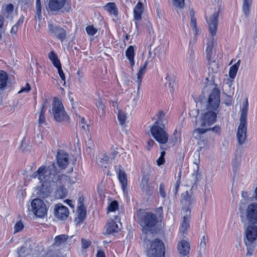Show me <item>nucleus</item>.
<instances>
[{
  "label": "nucleus",
  "mask_w": 257,
  "mask_h": 257,
  "mask_svg": "<svg viewBox=\"0 0 257 257\" xmlns=\"http://www.w3.org/2000/svg\"><path fill=\"white\" fill-rule=\"evenodd\" d=\"M209 87L210 91L206 103L207 111L204 113L201 119L200 125L202 128L195 130L193 133L194 138L197 140H200L201 135L208 131L211 130L215 133H218L220 131V127L218 126H215L212 128L209 127L216 121L217 114L220 110V90L217 87V85H215L213 87L212 86Z\"/></svg>",
  "instance_id": "f257e3e1"
},
{
  "label": "nucleus",
  "mask_w": 257,
  "mask_h": 257,
  "mask_svg": "<svg viewBox=\"0 0 257 257\" xmlns=\"http://www.w3.org/2000/svg\"><path fill=\"white\" fill-rule=\"evenodd\" d=\"M31 177L37 178L42 187L52 183L63 185L69 179L68 176L59 174L54 163L48 166L42 165Z\"/></svg>",
  "instance_id": "f03ea898"
},
{
  "label": "nucleus",
  "mask_w": 257,
  "mask_h": 257,
  "mask_svg": "<svg viewBox=\"0 0 257 257\" xmlns=\"http://www.w3.org/2000/svg\"><path fill=\"white\" fill-rule=\"evenodd\" d=\"M219 16V10L215 11L208 19L206 18L207 24L209 26L210 36L206 42V53L207 59L211 61L212 59L213 48L216 41L214 38L217 30L218 18Z\"/></svg>",
  "instance_id": "7ed1b4c3"
},
{
  "label": "nucleus",
  "mask_w": 257,
  "mask_h": 257,
  "mask_svg": "<svg viewBox=\"0 0 257 257\" xmlns=\"http://www.w3.org/2000/svg\"><path fill=\"white\" fill-rule=\"evenodd\" d=\"M193 202V198L190 195L187 191L181 195V203L183 205L182 213L183 220L181 223L180 232L183 236H185L190 227L191 205Z\"/></svg>",
  "instance_id": "20e7f679"
},
{
  "label": "nucleus",
  "mask_w": 257,
  "mask_h": 257,
  "mask_svg": "<svg viewBox=\"0 0 257 257\" xmlns=\"http://www.w3.org/2000/svg\"><path fill=\"white\" fill-rule=\"evenodd\" d=\"M248 109V102L246 99L242 102L241 108V114L239 118V124L238 126L236 134L237 142L239 145L245 143L247 132V115Z\"/></svg>",
  "instance_id": "39448f33"
},
{
  "label": "nucleus",
  "mask_w": 257,
  "mask_h": 257,
  "mask_svg": "<svg viewBox=\"0 0 257 257\" xmlns=\"http://www.w3.org/2000/svg\"><path fill=\"white\" fill-rule=\"evenodd\" d=\"M139 222L143 227V231L147 233L151 228L154 227L158 222L157 216L152 212H147L138 215Z\"/></svg>",
  "instance_id": "423d86ee"
},
{
  "label": "nucleus",
  "mask_w": 257,
  "mask_h": 257,
  "mask_svg": "<svg viewBox=\"0 0 257 257\" xmlns=\"http://www.w3.org/2000/svg\"><path fill=\"white\" fill-rule=\"evenodd\" d=\"M52 114L56 121L68 122L69 117L66 114L62 103L60 99L54 98L52 106Z\"/></svg>",
  "instance_id": "0eeeda50"
},
{
  "label": "nucleus",
  "mask_w": 257,
  "mask_h": 257,
  "mask_svg": "<svg viewBox=\"0 0 257 257\" xmlns=\"http://www.w3.org/2000/svg\"><path fill=\"white\" fill-rule=\"evenodd\" d=\"M164 124L158 125V122H155L151 127L150 132L156 141L159 143L164 144L168 140V135L164 130Z\"/></svg>",
  "instance_id": "6e6552de"
},
{
  "label": "nucleus",
  "mask_w": 257,
  "mask_h": 257,
  "mask_svg": "<svg viewBox=\"0 0 257 257\" xmlns=\"http://www.w3.org/2000/svg\"><path fill=\"white\" fill-rule=\"evenodd\" d=\"M147 252L148 257H164V244L160 239H156L151 243V247Z\"/></svg>",
  "instance_id": "1a4fd4ad"
},
{
  "label": "nucleus",
  "mask_w": 257,
  "mask_h": 257,
  "mask_svg": "<svg viewBox=\"0 0 257 257\" xmlns=\"http://www.w3.org/2000/svg\"><path fill=\"white\" fill-rule=\"evenodd\" d=\"M32 211L38 217L44 218L47 212L45 202L41 199L36 198L31 202Z\"/></svg>",
  "instance_id": "9d476101"
},
{
  "label": "nucleus",
  "mask_w": 257,
  "mask_h": 257,
  "mask_svg": "<svg viewBox=\"0 0 257 257\" xmlns=\"http://www.w3.org/2000/svg\"><path fill=\"white\" fill-rule=\"evenodd\" d=\"M48 30L51 36L56 37L61 42H63L66 38V31L59 25L49 23Z\"/></svg>",
  "instance_id": "9b49d317"
},
{
  "label": "nucleus",
  "mask_w": 257,
  "mask_h": 257,
  "mask_svg": "<svg viewBox=\"0 0 257 257\" xmlns=\"http://www.w3.org/2000/svg\"><path fill=\"white\" fill-rule=\"evenodd\" d=\"M246 220L250 224H257V203H251L245 210Z\"/></svg>",
  "instance_id": "f8f14e48"
},
{
  "label": "nucleus",
  "mask_w": 257,
  "mask_h": 257,
  "mask_svg": "<svg viewBox=\"0 0 257 257\" xmlns=\"http://www.w3.org/2000/svg\"><path fill=\"white\" fill-rule=\"evenodd\" d=\"M120 217L118 216H114L113 219L108 222L106 226V233L113 234L118 232L120 230L121 226L120 222Z\"/></svg>",
  "instance_id": "ddd939ff"
},
{
  "label": "nucleus",
  "mask_w": 257,
  "mask_h": 257,
  "mask_svg": "<svg viewBox=\"0 0 257 257\" xmlns=\"http://www.w3.org/2000/svg\"><path fill=\"white\" fill-rule=\"evenodd\" d=\"M56 160L58 166L61 170L65 169L70 162L69 154L63 150L58 152Z\"/></svg>",
  "instance_id": "4468645a"
},
{
  "label": "nucleus",
  "mask_w": 257,
  "mask_h": 257,
  "mask_svg": "<svg viewBox=\"0 0 257 257\" xmlns=\"http://www.w3.org/2000/svg\"><path fill=\"white\" fill-rule=\"evenodd\" d=\"M245 234L246 238L244 239V242L254 243L257 238V226L256 224H250L245 231Z\"/></svg>",
  "instance_id": "2eb2a0df"
},
{
  "label": "nucleus",
  "mask_w": 257,
  "mask_h": 257,
  "mask_svg": "<svg viewBox=\"0 0 257 257\" xmlns=\"http://www.w3.org/2000/svg\"><path fill=\"white\" fill-rule=\"evenodd\" d=\"M54 213L57 218L63 220L68 217L69 211L67 207L61 204H58L55 206Z\"/></svg>",
  "instance_id": "dca6fc26"
},
{
  "label": "nucleus",
  "mask_w": 257,
  "mask_h": 257,
  "mask_svg": "<svg viewBox=\"0 0 257 257\" xmlns=\"http://www.w3.org/2000/svg\"><path fill=\"white\" fill-rule=\"evenodd\" d=\"M150 177L148 175H144L142 178L141 188L143 193L150 196L153 194L154 188L149 184Z\"/></svg>",
  "instance_id": "f3484780"
},
{
  "label": "nucleus",
  "mask_w": 257,
  "mask_h": 257,
  "mask_svg": "<svg viewBox=\"0 0 257 257\" xmlns=\"http://www.w3.org/2000/svg\"><path fill=\"white\" fill-rule=\"evenodd\" d=\"M144 12V9L143 5L141 2H138L133 11L134 21H135L136 27L138 29L139 22H140L142 19V15Z\"/></svg>",
  "instance_id": "a211bd4d"
},
{
  "label": "nucleus",
  "mask_w": 257,
  "mask_h": 257,
  "mask_svg": "<svg viewBox=\"0 0 257 257\" xmlns=\"http://www.w3.org/2000/svg\"><path fill=\"white\" fill-rule=\"evenodd\" d=\"M190 249V244L187 241L182 240L178 242V250L181 254L187 255L189 252Z\"/></svg>",
  "instance_id": "6ab92c4d"
},
{
  "label": "nucleus",
  "mask_w": 257,
  "mask_h": 257,
  "mask_svg": "<svg viewBox=\"0 0 257 257\" xmlns=\"http://www.w3.org/2000/svg\"><path fill=\"white\" fill-rule=\"evenodd\" d=\"M66 0H50L49 8L51 11H58L64 6Z\"/></svg>",
  "instance_id": "aec40b11"
},
{
  "label": "nucleus",
  "mask_w": 257,
  "mask_h": 257,
  "mask_svg": "<svg viewBox=\"0 0 257 257\" xmlns=\"http://www.w3.org/2000/svg\"><path fill=\"white\" fill-rule=\"evenodd\" d=\"M118 180L123 193L127 194L128 191L127 187V175L124 171H119L118 173Z\"/></svg>",
  "instance_id": "412c9836"
},
{
  "label": "nucleus",
  "mask_w": 257,
  "mask_h": 257,
  "mask_svg": "<svg viewBox=\"0 0 257 257\" xmlns=\"http://www.w3.org/2000/svg\"><path fill=\"white\" fill-rule=\"evenodd\" d=\"M147 66L148 63L147 62H145L143 65L141 66L139 70V71L137 73V78L136 82L138 83V89H139L141 86L142 79L143 77V75L146 72Z\"/></svg>",
  "instance_id": "4be33fe9"
},
{
  "label": "nucleus",
  "mask_w": 257,
  "mask_h": 257,
  "mask_svg": "<svg viewBox=\"0 0 257 257\" xmlns=\"http://www.w3.org/2000/svg\"><path fill=\"white\" fill-rule=\"evenodd\" d=\"M189 15L191 19L190 26L194 33V35L196 37L199 34V31L197 27L196 20L194 18V12L190 10Z\"/></svg>",
  "instance_id": "5701e85b"
},
{
  "label": "nucleus",
  "mask_w": 257,
  "mask_h": 257,
  "mask_svg": "<svg viewBox=\"0 0 257 257\" xmlns=\"http://www.w3.org/2000/svg\"><path fill=\"white\" fill-rule=\"evenodd\" d=\"M125 56L130 61L132 66L135 65L134 56L135 51L133 46H130L125 51Z\"/></svg>",
  "instance_id": "b1692460"
},
{
  "label": "nucleus",
  "mask_w": 257,
  "mask_h": 257,
  "mask_svg": "<svg viewBox=\"0 0 257 257\" xmlns=\"http://www.w3.org/2000/svg\"><path fill=\"white\" fill-rule=\"evenodd\" d=\"M167 80L168 86L169 87V91L171 93H173L175 89V79L174 76L168 74L166 77Z\"/></svg>",
  "instance_id": "393cba45"
},
{
  "label": "nucleus",
  "mask_w": 257,
  "mask_h": 257,
  "mask_svg": "<svg viewBox=\"0 0 257 257\" xmlns=\"http://www.w3.org/2000/svg\"><path fill=\"white\" fill-rule=\"evenodd\" d=\"M105 9L110 14L117 16L118 11L116 4L114 3H108L104 6Z\"/></svg>",
  "instance_id": "a878e982"
},
{
  "label": "nucleus",
  "mask_w": 257,
  "mask_h": 257,
  "mask_svg": "<svg viewBox=\"0 0 257 257\" xmlns=\"http://www.w3.org/2000/svg\"><path fill=\"white\" fill-rule=\"evenodd\" d=\"M68 237V236L66 234H60L55 236L54 245L58 246L65 244Z\"/></svg>",
  "instance_id": "bb28decb"
},
{
  "label": "nucleus",
  "mask_w": 257,
  "mask_h": 257,
  "mask_svg": "<svg viewBox=\"0 0 257 257\" xmlns=\"http://www.w3.org/2000/svg\"><path fill=\"white\" fill-rule=\"evenodd\" d=\"M49 59L50 60L53 65L56 67H60L61 65L59 60L58 58L57 54L54 51H51L48 54Z\"/></svg>",
  "instance_id": "cd10ccee"
},
{
  "label": "nucleus",
  "mask_w": 257,
  "mask_h": 257,
  "mask_svg": "<svg viewBox=\"0 0 257 257\" xmlns=\"http://www.w3.org/2000/svg\"><path fill=\"white\" fill-rule=\"evenodd\" d=\"M252 4V0H243L242 4V12L245 17H247L250 13Z\"/></svg>",
  "instance_id": "c85d7f7f"
},
{
  "label": "nucleus",
  "mask_w": 257,
  "mask_h": 257,
  "mask_svg": "<svg viewBox=\"0 0 257 257\" xmlns=\"http://www.w3.org/2000/svg\"><path fill=\"white\" fill-rule=\"evenodd\" d=\"M8 80V76L7 73L3 70H0V89L6 87Z\"/></svg>",
  "instance_id": "c756f323"
},
{
  "label": "nucleus",
  "mask_w": 257,
  "mask_h": 257,
  "mask_svg": "<svg viewBox=\"0 0 257 257\" xmlns=\"http://www.w3.org/2000/svg\"><path fill=\"white\" fill-rule=\"evenodd\" d=\"M240 60H238L237 62L230 67L229 71V76L231 78H234L236 75L239 65Z\"/></svg>",
  "instance_id": "7c9ffc66"
},
{
  "label": "nucleus",
  "mask_w": 257,
  "mask_h": 257,
  "mask_svg": "<svg viewBox=\"0 0 257 257\" xmlns=\"http://www.w3.org/2000/svg\"><path fill=\"white\" fill-rule=\"evenodd\" d=\"M67 195V191L66 188L63 186H59L56 191V196L60 198H63L65 197Z\"/></svg>",
  "instance_id": "2f4dec72"
},
{
  "label": "nucleus",
  "mask_w": 257,
  "mask_h": 257,
  "mask_svg": "<svg viewBox=\"0 0 257 257\" xmlns=\"http://www.w3.org/2000/svg\"><path fill=\"white\" fill-rule=\"evenodd\" d=\"M77 217L80 220L82 221L86 216V209L83 205H80L77 209Z\"/></svg>",
  "instance_id": "473e14b6"
},
{
  "label": "nucleus",
  "mask_w": 257,
  "mask_h": 257,
  "mask_svg": "<svg viewBox=\"0 0 257 257\" xmlns=\"http://www.w3.org/2000/svg\"><path fill=\"white\" fill-rule=\"evenodd\" d=\"M97 159L98 160V164L99 165L105 168L106 167L104 165L108 163L109 161V158L105 154H99Z\"/></svg>",
  "instance_id": "72a5a7b5"
},
{
  "label": "nucleus",
  "mask_w": 257,
  "mask_h": 257,
  "mask_svg": "<svg viewBox=\"0 0 257 257\" xmlns=\"http://www.w3.org/2000/svg\"><path fill=\"white\" fill-rule=\"evenodd\" d=\"M118 204L116 201H111L107 206V213L115 212L118 209Z\"/></svg>",
  "instance_id": "f704fd0d"
},
{
  "label": "nucleus",
  "mask_w": 257,
  "mask_h": 257,
  "mask_svg": "<svg viewBox=\"0 0 257 257\" xmlns=\"http://www.w3.org/2000/svg\"><path fill=\"white\" fill-rule=\"evenodd\" d=\"M36 18L39 21L42 19L41 5L40 0H37L36 3Z\"/></svg>",
  "instance_id": "c9c22d12"
},
{
  "label": "nucleus",
  "mask_w": 257,
  "mask_h": 257,
  "mask_svg": "<svg viewBox=\"0 0 257 257\" xmlns=\"http://www.w3.org/2000/svg\"><path fill=\"white\" fill-rule=\"evenodd\" d=\"M45 102H44L42 106V108L41 110V112L39 115V123L40 124H42L45 123Z\"/></svg>",
  "instance_id": "e433bc0d"
},
{
  "label": "nucleus",
  "mask_w": 257,
  "mask_h": 257,
  "mask_svg": "<svg viewBox=\"0 0 257 257\" xmlns=\"http://www.w3.org/2000/svg\"><path fill=\"white\" fill-rule=\"evenodd\" d=\"M188 65L191 66L193 61L194 60L195 58V52L193 48H190L188 52Z\"/></svg>",
  "instance_id": "4c0bfd02"
},
{
  "label": "nucleus",
  "mask_w": 257,
  "mask_h": 257,
  "mask_svg": "<svg viewBox=\"0 0 257 257\" xmlns=\"http://www.w3.org/2000/svg\"><path fill=\"white\" fill-rule=\"evenodd\" d=\"M245 243L247 248L246 256H250L252 255L254 249V244L253 243H249L248 242H245Z\"/></svg>",
  "instance_id": "58836bf2"
},
{
  "label": "nucleus",
  "mask_w": 257,
  "mask_h": 257,
  "mask_svg": "<svg viewBox=\"0 0 257 257\" xmlns=\"http://www.w3.org/2000/svg\"><path fill=\"white\" fill-rule=\"evenodd\" d=\"M117 119L119 121V124L121 125H122L125 121L126 114L124 112L119 110L117 114Z\"/></svg>",
  "instance_id": "ea45409f"
},
{
  "label": "nucleus",
  "mask_w": 257,
  "mask_h": 257,
  "mask_svg": "<svg viewBox=\"0 0 257 257\" xmlns=\"http://www.w3.org/2000/svg\"><path fill=\"white\" fill-rule=\"evenodd\" d=\"M86 31L88 35L94 36L97 32V29L93 26L89 25L86 27Z\"/></svg>",
  "instance_id": "a19ab883"
},
{
  "label": "nucleus",
  "mask_w": 257,
  "mask_h": 257,
  "mask_svg": "<svg viewBox=\"0 0 257 257\" xmlns=\"http://www.w3.org/2000/svg\"><path fill=\"white\" fill-rule=\"evenodd\" d=\"M165 116V114L163 111H160L157 114L158 119L156 121L158 122V125L161 124V125H162L163 124H164L165 120H164V118Z\"/></svg>",
  "instance_id": "79ce46f5"
},
{
  "label": "nucleus",
  "mask_w": 257,
  "mask_h": 257,
  "mask_svg": "<svg viewBox=\"0 0 257 257\" xmlns=\"http://www.w3.org/2000/svg\"><path fill=\"white\" fill-rule=\"evenodd\" d=\"M24 228V225L21 221L17 222L14 226V233H17L22 230Z\"/></svg>",
  "instance_id": "37998d69"
},
{
  "label": "nucleus",
  "mask_w": 257,
  "mask_h": 257,
  "mask_svg": "<svg viewBox=\"0 0 257 257\" xmlns=\"http://www.w3.org/2000/svg\"><path fill=\"white\" fill-rule=\"evenodd\" d=\"M165 152L164 151L161 153L160 157L157 160V163L158 166H161L165 162L164 156Z\"/></svg>",
  "instance_id": "c03bdc74"
},
{
  "label": "nucleus",
  "mask_w": 257,
  "mask_h": 257,
  "mask_svg": "<svg viewBox=\"0 0 257 257\" xmlns=\"http://www.w3.org/2000/svg\"><path fill=\"white\" fill-rule=\"evenodd\" d=\"M159 194L162 198L165 199L166 194L165 191V186L162 183L160 185Z\"/></svg>",
  "instance_id": "a18cd8bd"
},
{
  "label": "nucleus",
  "mask_w": 257,
  "mask_h": 257,
  "mask_svg": "<svg viewBox=\"0 0 257 257\" xmlns=\"http://www.w3.org/2000/svg\"><path fill=\"white\" fill-rule=\"evenodd\" d=\"M173 4L177 7L183 8L184 5V0H173Z\"/></svg>",
  "instance_id": "49530a36"
},
{
  "label": "nucleus",
  "mask_w": 257,
  "mask_h": 257,
  "mask_svg": "<svg viewBox=\"0 0 257 257\" xmlns=\"http://www.w3.org/2000/svg\"><path fill=\"white\" fill-rule=\"evenodd\" d=\"M90 244L91 242L90 240L85 239H81V245L83 249L87 248L90 246Z\"/></svg>",
  "instance_id": "de8ad7c7"
},
{
  "label": "nucleus",
  "mask_w": 257,
  "mask_h": 257,
  "mask_svg": "<svg viewBox=\"0 0 257 257\" xmlns=\"http://www.w3.org/2000/svg\"><path fill=\"white\" fill-rule=\"evenodd\" d=\"M14 11V6L12 4H8L5 9V11L7 13L8 16L11 14Z\"/></svg>",
  "instance_id": "09e8293b"
},
{
  "label": "nucleus",
  "mask_w": 257,
  "mask_h": 257,
  "mask_svg": "<svg viewBox=\"0 0 257 257\" xmlns=\"http://www.w3.org/2000/svg\"><path fill=\"white\" fill-rule=\"evenodd\" d=\"M58 69V72L59 75V76L61 78L62 80L64 81L65 82V74L63 71V70L62 69L61 65L60 66V67H58V68H56Z\"/></svg>",
  "instance_id": "8fccbe9b"
},
{
  "label": "nucleus",
  "mask_w": 257,
  "mask_h": 257,
  "mask_svg": "<svg viewBox=\"0 0 257 257\" xmlns=\"http://www.w3.org/2000/svg\"><path fill=\"white\" fill-rule=\"evenodd\" d=\"M31 90V87L28 83H27L26 85L24 87H22L21 90L19 92V93H21L23 92H28Z\"/></svg>",
  "instance_id": "3c124183"
},
{
  "label": "nucleus",
  "mask_w": 257,
  "mask_h": 257,
  "mask_svg": "<svg viewBox=\"0 0 257 257\" xmlns=\"http://www.w3.org/2000/svg\"><path fill=\"white\" fill-rule=\"evenodd\" d=\"M96 105L98 109H103L104 108V104H103V102L100 98H99L96 103Z\"/></svg>",
  "instance_id": "603ef678"
},
{
  "label": "nucleus",
  "mask_w": 257,
  "mask_h": 257,
  "mask_svg": "<svg viewBox=\"0 0 257 257\" xmlns=\"http://www.w3.org/2000/svg\"><path fill=\"white\" fill-rule=\"evenodd\" d=\"M200 246L201 248L204 249L206 247V241H205V236H203L201 239V241L200 243Z\"/></svg>",
  "instance_id": "864d4df0"
},
{
  "label": "nucleus",
  "mask_w": 257,
  "mask_h": 257,
  "mask_svg": "<svg viewBox=\"0 0 257 257\" xmlns=\"http://www.w3.org/2000/svg\"><path fill=\"white\" fill-rule=\"evenodd\" d=\"M96 257H105V252L101 249L98 250Z\"/></svg>",
  "instance_id": "5fc2aeb1"
},
{
  "label": "nucleus",
  "mask_w": 257,
  "mask_h": 257,
  "mask_svg": "<svg viewBox=\"0 0 257 257\" xmlns=\"http://www.w3.org/2000/svg\"><path fill=\"white\" fill-rule=\"evenodd\" d=\"M18 27L19 26L16 24H15L14 26H13V27L12 28L11 33L12 34H16L17 32L18 31Z\"/></svg>",
  "instance_id": "6e6d98bb"
},
{
  "label": "nucleus",
  "mask_w": 257,
  "mask_h": 257,
  "mask_svg": "<svg viewBox=\"0 0 257 257\" xmlns=\"http://www.w3.org/2000/svg\"><path fill=\"white\" fill-rule=\"evenodd\" d=\"M24 21V17L22 16L19 19L18 21L17 22L16 25H17L18 26H21Z\"/></svg>",
  "instance_id": "4d7b16f0"
},
{
  "label": "nucleus",
  "mask_w": 257,
  "mask_h": 257,
  "mask_svg": "<svg viewBox=\"0 0 257 257\" xmlns=\"http://www.w3.org/2000/svg\"><path fill=\"white\" fill-rule=\"evenodd\" d=\"M155 144V142L153 140H150L148 142V149L150 150L154 145Z\"/></svg>",
  "instance_id": "13d9d810"
},
{
  "label": "nucleus",
  "mask_w": 257,
  "mask_h": 257,
  "mask_svg": "<svg viewBox=\"0 0 257 257\" xmlns=\"http://www.w3.org/2000/svg\"><path fill=\"white\" fill-rule=\"evenodd\" d=\"M64 202L66 203L71 207H74V204L73 203V201L71 200L66 199L65 200Z\"/></svg>",
  "instance_id": "bf43d9fd"
},
{
  "label": "nucleus",
  "mask_w": 257,
  "mask_h": 257,
  "mask_svg": "<svg viewBox=\"0 0 257 257\" xmlns=\"http://www.w3.org/2000/svg\"><path fill=\"white\" fill-rule=\"evenodd\" d=\"M179 135V134L178 133L177 130H175L174 132V134H173L174 139H175V143H177L178 141V137Z\"/></svg>",
  "instance_id": "052dcab7"
},
{
  "label": "nucleus",
  "mask_w": 257,
  "mask_h": 257,
  "mask_svg": "<svg viewBox=\"0 0 257 257\" xmlns=\"http://www.w3.org/2000/svg\"><path fill=\"white\" fill-rule=\"evenodd\" d=\"M4 22V17L0 14V28H2Z\"/></svg>",
  "instance_id": "680f3d73"
},
{
  "label": "nucleus",
  "mask_w": 257,
  "mask_h": 257,
  "mask_svg": "<svg viewBox=\"0 0 257 257\" xmlns=\"http://www.w3.org/2000/svg\"><path fill=\"white\" fill-rule=\"evenodd\" d=\"M241 197L244 199H246L248 197V193L246 191H243L241 193Z\"/></svg>",
  "instance_id": "e2e57ef3"
},
{
  "label": "nucleus",
  "mask_w": 257,
  "mask_h": 257,
  "mask_svg": "<svg viewBox=\"0 0 257 257\" xmlns=\"http://www.w3.org/2000/svg\"><path fill=\"white\" fill-rule=\"evenodd\" d=\"M117 154V152H114L112 153V159H114V158H115V156Z\"/></svg>",
  "instance_id": "0e129e2a"
},
{
  "label": "nucleus",
  "mask_w": 257,
  "mask_h": 257,
  "mask_svg": "<svg viewBox=\"0 0 257 257\" xmlns=\"http://www.w3.org/2000/svg\"><path fill=\"white\" fill-rule=\"evenodd\" d=\"M84 120H85V119H84V118H81V122L82 123H84Z\"/></svg>",
  "instance_id": "69168bd1"
},
{
  "label": "nucleus",
  "mask_w": 257,
  "mask_h": 257,
  "mask_svg": "<svg viewBox=\"0 0 257 257\" xmlns=\"http://www.w3.org/2000/svg\"><path fill=\"white\" fill-rule=\"evenodd\" d=\"M179 187V185H177L176 187V190H177L178 188Z\"/></svg>",
  "instance_id": "338daca9"
},
{
  "label": "nucleus",
  "mask_w": 257,
  "mask_h": 257,
  "mask_svg": "<svg viewBox=\"0 0 257 257\" xmlns=\"http://www.w3.org/2000/svg\"><path fill=\"white\" fill-rule=\"evenodd\" d=\"M73 171V168H72L70 170V172H72Z\"/></svg>",
  "instance_id": "774afa93"
}]
</instances>
